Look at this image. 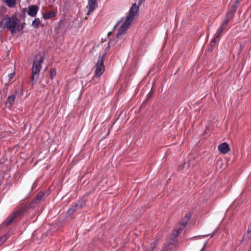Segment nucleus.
I'll return each mask as SVG.
<instances>
[{
	"mask_svg": "<svg viewBox=\"0 0 251 251\" xmlns=\"http://www.w3.org/2000/svg\"><path fill=\"white\" fill-rule=\"evenodd\" d=\"M214 45H215V44H214L213 43H212V42L211 41V42L210 43V47H213L214 46Z\"/></svg>",
	"mask_w": 251,
	"mask_h": 251,
	"instance_id": "bb28decb",
	"label": "nucleus"
},
{
	"mask_svg": "<svg viewBox=\"0 0 251 251\" xmlns=\"http://www.w3.org/2000/svg\"><path fill=\"white\" fill-rule=\"evenodd\" d=\"M234 14L233 13L229 11L227 13L225 18L228 20V21H230L233 18Z\"/></svg>",
	"mask_w": 251,
	"mask_h": 251,
	"instance_id": "dca6fc26",
	"label": "nucleus"
},
{
	"mask_svg": "<svg viewBox=\"0 0 251 251\" xmlns=\"http://www.w3.org/2000/svg\"><path fill=\"white\" fill-rule=\"evenodd\" d=\"M20 23L16 16H12L7 18H5L0 21V28L3 29L7 28L9 29L11 33L14 35L16 30H18L20 27L19 23Z\"/></svg>",
	"mask_w": 251,
	"mask_h": 251,
	"instance_id": "7ed1b4c3",
	"label": "nucleus"
},
{
	"mask_svg": "<svg viewBox=\"0 0 251 251\" xmlns=\"http://www.w3.org/2000/svg\"><path fill=\"white\" fill-rule=\"evenodd\" d=\"M55 0H52V1H55Z\"/></svg>",
	"mask_w": 251,
	"mask_h": 251,
	"instance_id": "7c9ffc66",
	"label": "nucleus"
},
{
	"mask_svg": "<svg viewBox=\"0 0 251 251\" xmlns=\"http://www.w3.org/2000/svg\"><path fill=\"white\" fill-rule=\"evenodd\" d=\"M239 2V0H236L234 2V3L235 4H236V5H237V6H238V4Z\"/></svg>",
	"mask_w": 251,
	"mask_h": 251,
	"instance_id": "a878e982",
	"label": "nucleus"
},
{
	"mask_svg": "<svg viewBox=\"0 0 251 251\" xmlns=\"http://www.w3.org/2000/svg\"><path fill=\"white\" fill-rule=\"evenodd\" d=\"M190 217L191 215L188 213H187L184 216V217L179 222V225L183 227H184L186 226L188 221H189Z\"/></svg>",
	"mask_w": 251,
	"mask_h": 251,
	"instance_id": "9d476101",
	"label": "nucleus"
},
{
	"mask_svg": "<svg viewBox=\"0 0 251 251\" xmlns=\"http://www.w3.org/2000/svg\"><path fill=\"white\" fill-rule=\"evenodd\" d=\"M43 58L40 56L39 59H37V56L35 57L34 60L32 67V82L34 84L38 78H39V75L41 69V63L43 62Z\"/></svg>",
	"mask_w": 251,
	"mask_h": 251,
	"instance_id": "20e7f679",
	"label": "nucleus"
},
{
	"mask_svg": "<svg viewBox=\"0 0 251 251\" xmlns=\"http://www.w3.org/2000/svg\"><path fill=\"white\" fill-rule=\"evenodd\" d=\"M41 23V21L39 18H35L32 23V26L34 28H38Z\"/></svg>",
	"mask_w": 251,
	"mask_h": 251,
	"instance_id": "ddd939ff",
	"label": "nucleus"
},
{
	"mask_svg": "<svg viewBox=\"0 0 251 251\" xmlns=\"http://www.w3.org/2000/svg\"><path fill=\"white\" fill-rule=\"evenodd\" d=\"M105 53L99 57L94 70L95 75L97 77H100L104 72L105 67L103 64Z\"/></svg>",
	"mask_w": 251,
	"mask_h": 251,
	"instance_id": "39448f33",
	"label": "nucleus"
},
{
	"mask_svg": "<svg viewBox=\"0 0 251 251\" xmlns=\"http://www.w3.org/2000/svg\"><path fill=\"white\" fill-rule=\"evenodd\" d=\"M120 44H121V43H119V44H118V47H119V46H120Z\"/></svg>",
	"mask_w": 251,
	"mask_h": 251,
	"instance_id": "c756f323",
	"label": "nucleus"
},
{
	"mask_svg": "<svg viewBox=\"0 0 251 251\" xmlns=\"http://www.w3.org/2000/svg\"><path fill=\"white\" fill-rule=\"evenodd\" d=\"M97 6V2L96 0H88V4L87 8L88 9L87 15H89L91 12L94 11Z\"/></svg>",
	"mask_w": 251,
	"mask_h": 251,
	"instance_id": "0eeeda50",
	"label": "nucleus"
},
{
	"mask_svg": "<svg viewBox=\"0 0 251 251\" xmlns=\"http://www.w3.org/2000/svg\"><path fill=\"white\" fill-rule=\"evenodd\" d=\"M77 206H78V204L75 203V205H73L71 208H70L68 210L67 213L70 215L73 214L75 212V211L76 210Z\"/></svg>",
	"mask_w": 251,
	"mask_h": 251,
	"instance_id": "f8f14e48",
	"label": "nucleus"
},
{
	"mask_svg": "<svg viewBox=\"0 0 251 251\" xmlns=\"http://www.w3.org/2000/svg\"><path fill=\"white\" fill-rule=\"evenodd\" d=\"M180 227L175 229L174 233H173V235L175 237V238H176V237L180 233L182 229L184 228V227L181 226L180 225Z\"/></svg>",
	"mask_w": 251,
	"mask_h": 251,
	"instance_id": "4468645a",
	"label": "nucleus"
},
{
	"mask_svg": "<svg viewBox=\"0 0 251 251\" xmlns=\"http://www.w3.org/2000/svg\"><path fill=\"white\" fill-rule=\"evenodd\" d=\"M45 196L44 193L39 192L34 199L28 204H23L18 206L1 224L2 227L8 226L11 225L15 220L20 219L24 213L29 208H34L43 199Z\"/></svg>",
	"mask_w": 251,
	"mask_h": 251,
	"instance_id": "f257e3e1",
	"label": "nucleus"
},
{
	"mask_svg": "<svg viewBox=\"0 0 251 251\" xmlns=\"http://www.w3.org/2000/svg\"><path fill=\"white\" fill-rule=\"evenodd\" d=\"M218 148L220 152L224 154L227 153L230 150L229 145L226 142L220 144L218 146Z\"/></svg>",
	"mask_w": 251,
	"mask_h": 251,
	"instance_id": "6e6552de",
	"label": "nucleus"
},
{
	"mask_svg": "<svg viewBox=\"0 0 251 251\" xmlns=\"http://www.w3.org/2000/svg\"><path fill=\"white\" fill-rule=\"evenodd\" d=\"M216 232V231L215 230L211 234H209L206 235H204V237H206V236H210L211 237H212L214 236V235L215 234Z\"/></svg>",
	"mask_w": 251,
	"mask_h": 251,
	"instance_id": "5701e85b",
	"label": "nucleus"
},
{
	"mask_svg": "<svg viewBox=\"0 0 251 251\" xmlns=\"http://www.w3.org/2000/svg\"><path fill=\"white\" fill-rule=\"evenodd\" d=\"M250 233H251V231L249 230L248 231L247 234H250Z\"/></svg>",
	"mask_w": 251,
	"mask_h": 251,
	"instance_id": "cd10ccee",
	"label": "nucleus"
},
{
	"mask_svg": "<svg viewBox=\"0 0 251 251\" xmlns=\"http://www.w3.org/2000/svg\"><path fill=\"white\" fill-rule=\"evenodd\" d=\"M138 10L139 7L136 3L132 5L129 11V14L126 16V20L117 31V37L115 38L116 42H118V40L121 41L122 39H120V36L125 33L129 25L133 21L135 16L138 13Z\"/></svg>",
	"mask_w": 251,
	"mask_h": 251,
	"instance_id": "f03ea898",
	"label": "nucleus"
},
{
	"mask_svg": "<svg viewBox=\"0 0 251 251\" xmlns=\"http://www.w3.org/2000/svg\"><path fill=\"white\" fill-rule=\"evenodd\" d=\"M14 76V73H10L8 75V82L11 81V80L13 78Z\"/></svg>",
	"mask_w": 251,
	"mask_h": 251,
	"instance_id": "4be33fe9",
	"label": "nucleus"
},
{
	"mask_svg": "<svg viewBox=\"0 0 251 251\" xmlns=\"http://www.w3.org/2000/svg\"><path fill=\"white\" fill-rule=\"evenodd\" d=\"M8 6H12L15 3V0H4Z\"/></svg>",
	"mask_w": 251,
	"mask_h": 251,
	"instance_id": "a211bd4d",
	"label": "nucleus"
},
{
	"mask_svg": "<svg viewBox=\"0 0 251 251\" xmlns=\"http://www.w3.org/2000/svg\"><path fill=\"white\" fill-rule=\"evenodd\" d=\"M17 92H15L14 94L8 97L6 102V104L8 107H10L13 105L17 96Z\"/></svg>",
	"mask_w": 251,
	"mask_h": 251,
	"instance_id": "1a4fd4ad",
	"label": "nucleus"
},
{
	"mask_svg": "<svg viewBox=\"0 0 251 251\" xmlns=\"http://www.w3.org/2000/svg\"><path fill=\"white\" fill-rule=\"evenodd\" d=\"M237 5L235 4L234 3H233L229 11H230L234 14L237 10Z\"/></svg>",
	"mask_w": 251,
	"mask_h": 251,
	"instance_id": "aec40b11",
	"label": "nucleus"
},
{
	"mask_svg": "<svg viewBox=\"0 0 251 251\" xmlns=\"http://www.w3.org/2000/svg\"><path fill=\"white\" fill-rule=\"evenodd\" d=\"M229 21H228V20L225 18L222 21L221 24V26H222L226 28Z\"/></svg>",
	"mask_w": 251,
	"mask_h": 251,
	"instance_id": "f3484780",
	"label": "nucleus"
},
{
	"mask_svg": "<svg viewBox=\"0 0 251 251\" xmlns=\"http://www.w3.org/2000/svg\"><path fill=\"white\" fill-rule=\"evenodd\" d=\"M56 70L55 69L53 68L50 69V78L51 79H53L54 76L56 75Z\"/></svg>",
	"mask_w": 251,
	"mask_h": 251,
	"instance_id": "6ab92c4d",
	"label": "nucleus"
},
{
	"mask_svg": "<svg viewBox=\"0 0 251 251\" xmlns=\"http://www.w3.org/2000/svg\"><path fill=\"white\" fill-rule=\"evenodd\" d=\"M226 28L225 27L220 25V26L219 27V28L217 30V32L221 34V33L223 32V31Z\"/></svg>",
	"mask_w": 251,
	"mask_h": 251,
	"instance_id": "412c9836",
	"label": "nucleus"
},
{
	"mask_svg": "<svg viewBox=\"0 0 251 251\" xmlns=\"http://www.w3.org/2000/svg\"><path fill=\"white\" fill-rule=\"evenodd\" d=\"M39 8L36 5H31L28 7L27 12L28 15L32 17H35L38 11Z\"/></svg>",
	"mask_w": 251,
	"mask_h": 251,
	"instance_id": "423d86ee",
	"label": "nucleus"
},
{
	"mask_svg": "<svg viewBox=\"0 0 251 251\" xmlns=\"http://www.w3.org/2000/svg\"><path fill=\"white\" fill-rule=\"evenodd\" d=\"M203 250H204V247L200 251H203Z\"/></svg>",
	"mask_w": 251,
	"mask_h": 251,
	"instance_id": "c85d7f7f",
	"label": "nucleus"
},
{
	"mask_svg": "<svg viewBox=\"0 0 251 251\" xmlns=\"http://www.w3.org/2000/svg\"><path fill=\"white\" fill-rule=\"evenodd\" d=\"M217 39H218L217 38H216L215 37H214L213 38V39L212 40L211 42H212V43H213L214 44H215Z\"/></svg>",
	"mask_w": 251,
	"mask_h": 251,
	"instance_id": "393cba45",
	"label": "nucleus"
},
{
	"mask_svg": "<svg viewBox=\"0 0 251 251\" xmlns=\"http://www.w3.org/2000/svg\"><path fill=\"white\" fill-rule=\"evenodd\" d=\"M55 13L53 11H50L49 12L46 13L43 15V18L45 19H49L51 18L55 17Z\"/></svg>",
	"mask_w": 251,
	"mask_h": 251,
	"instance_id": "9b49d317",
	"label": "nucleus"
},
{
	"mask_svg": "<svg viewBox=\"0 0 251 251\" xmlns=\"http://www.w3.org/2000/svg\"><path fill=\"white\" fill-rule=\"evenodd\" d=\"M115 40H116L115 38L109 40L108 44V47L106 48V50H108L111 46H115ZM115 46H117V45H115Z\"/></svg>",
	"mask_w": 251,
	"mask_h": 251,
	"instance_id": "2eb2a0df",
	"label": "nucleus"
},
{
	"mask_svg": "<svg viewBox=\"0 0 251 251\" xmlns=\"http://www.w3.org/2000/svg\"><path fill=\"white\" fill-rule=\"evenodd\" d=\"M221 34L219 33H218L217 31L215 34V37L216 38H217L218 39L219 38V37L220 36Z\"/></svg>",
	"mask_w": 251,
	"mask_h": 251,
	"instance_id": "b1692460",
	"label": "nucleus"
}]
</instances>
